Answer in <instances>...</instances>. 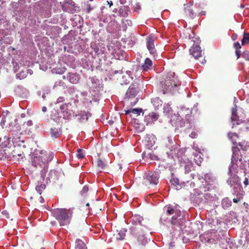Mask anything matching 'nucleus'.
<instances>
[{"label":"nucleus","instance_id":"30","mask_svg":"<svg viewBox=\"0 0 249 249\" xmlns=\"http://www.w3.org/2000/svg\"><path fill=\"white\" fill-rule=\"evenodd\" d=\"M26 76V72L24 71H20L16 75V77L20 80L24 79Z\"/></svg>","mask_w":249,"mask_h":249},{"label":"nucleus","instance_id":"1","mask_svg":"<svg viewBox=\"0 0 249 249\" xmlns=\"http://www.w3.org/2000/svg\"><path fill=\"white\" fill-rule=\"evenodd\" d=\"M54 155L53 152L51 151L42 150L32 157V165L40 172L43 180L48 171L49 163L53 160Z\"/></svg>","mask_w":249,"mask_h":249},{"label":"nucleus","instance_id":"57","mask_svg":"<svg viewBox=\"0 0 249 249\" xmlns=\"http://www.w3.org/2000/svg\"><path fill=\"white\" fill-rule=\"evenodd\" d=\"M40 199H41V201H40L41 202H42V201H43V200H43V198H42V197H41V196L40 197Z\"/></svg>","mask_w":249,"mask_h":249},{"label":"nucleus","instance_id":"55","mask_svg":"<svg viewBox=\"0 0 249 249\" xmlns=\"http://www.w3.org/2000/svg\"><path fill=\"white\" fill-rule=\"evenodd\" d=\"M25 115L24 114H23V113L21 114V116L22 118H24L25 117Z\"/></svg>","mask_w":249,"mask_h":249},{"label":"nucleus","instance_id":"21","mask_svg":"<svg viewBox=\"0 0 249 249\" xmlns=\"http://www.w3.org/2000/svg\"><path fill=\"white\" fill-rule=\"evenodd\" d=\"M228 137L233 144L237 145L238 143L236 142V141L239 139V136L237 134L230 132L228 133Z\"/></svg>","mask_w":249,"mask_h":249},{"label":"nucleus","instance_id":"4","mask_svg":"<svg viewBox=\"0 0 249 249\" xmlns=\"http://www.w3.org/2000/svg\"><path fill=\"white\" fill-rule=\"evenodd\" d=\"M159 175L156 172L145 173L143 178H140V183L143 186L149 187L150 185H157L159 182Z\"/></svg>","mask_w":249,"mask_h":249},{"label":"nucleus","instance_id":"5","mask_svg":"<svg viewBox=\"0 0 249 249\" xmlns=\"http://www.w3.org/2000/svg\"><path fill=\"white\" fill-rule=\"evenodd\" d=\"M164 209L166 211V213L168 215L174 214L171 219V223L172 225H176L180 224L182 221L181 218H178L181 216V211L173 208L171 205H167L164 207Z\"/></svg>","mask_w":249,"mask_h":249},{"label":"nucleus","instance_id":"11","mask_svg":"<svg viewBox=\"0 0 249 249\" xmlns=\"http://www.w3.org/2000/svg\"><path fill=\"white\" fill-rule=\"evenodd\" d=\"M138 89L133 86H130L126 92V95L124 97V100L128 99V98L137 97Z\"/></svg>","mask_w":249,"mask_h":249},{"label":"nucleus","instance_id":"12","mask_svg":"<svg viewBox=\"0 0 249 249\" xmlns=\"http://www.w3.org/2000/svg\"><path fill=\"white\" fill-rule=\"evenodd\" d=\"M21 135L14 133L13 135H10V137L7 138V140L9 141L11 140L14 144L20 145V142H24L21 140Z\"/></svg>","mask_w":249,"mask_h":249},{"label":"nucleus","instance_id":"18","mask_svg":"<svg viewBox=\"0 0 249 249\" xmlns=\"http://www.w3.org/2000/svg\"><path fill=\"white\" fill-rule=\"evenodd\" d=\"M137 241L139 245L144 246L147 242V238L143 234H139L137 236Z\"/></svg>","mask_w":249,"mask_h":249},{"label":"nucleus","instance_id":"15","mask_svg":"<svg viewBox=\"0 0 249 249\" xmlns=\"http://www.w3.org/2000/svg\"><path fill=\"white\" fill-rule=\"evenodd\" d=\"M62 134L60 128L53 127L50 129V135L52 138L57 139Z\"/></svg>","mask_w":249,"mask_h":249},{"label":"nucleus","instance_id":"26","mask_svg":"<svg viewBox=\"0 0 249 249\" xmlns=\"http://www.w3.org/2000/svg\"><path fill=\"white\" fill-rule=\"evenodd\" d=\"M97 167L100 169H105L107 164L100 159H98L96 162Z\"/></svg>","mask_w":249,"mask_h":249},{"label":"nucleus","instance_id":"20","mask_svg":"<svg viewBox=\"0 0 249 249\" xmlns=\"http://www.w3.org/2000/svg\"><path fill=\"white\" fill-rule=\"evenodd\" d=\"M75 249H87V247L82 240L77 239L75 242Z\"/></svg>","mask_w":249,"mask_h":249},{"label":"nucleus","instance_id":"34","mask_svg":"<svg viewBox=\"0 0 249 249\" xmlns=\"http://www.w3.org/2000/svg\"><path fill=\"white\" fill-rule=\"evenodd\" d=\"M149 117L151 118L152 121H155L158 119V115L155 112H151L149 114Z\"/></svg>","mask_w":249,"mask_h":249},{"label":"nucleus","instance_id":"59","mask_svg":"<svg viewBox=\"0 0 249 249\" xmlns=\"http://www.w3.org/2000/svg\"><path fill=\"white\" fill-rule=\"evenodd\" d=\"M86 206H89V203H87Z\"/></svg>","mask_w":249,"mask_h":249},{"label":"nucleus","instance_id":"9","mask_svg":"<svg viewBox=\"0 0 249 249\" xmlns=\"http://www.w3.org/2000/svg\"><path fill=\"white\" fill-rule=\"evenodd\" d=\"M25 124H23L21 126L19 124H17L14 126H12L10 130V135H13V134L22 135L27 131V128H25Z\"/></svg>","mask_w":249,"mask_h":249},{"label":"nucleus","instance_id":"14","mask_svg":"<svg viewBox=\"0 0 249 249\" xmlns=\"http://www.w3.org/2000/svg\"><path fill=\"white\" fill-rule=\"evenodd\" d=\"M67 77L69 82L72 84H77L80 80L79 75L74 73H69Z\"/></svg>","mask_w":249,"mask_h":249},{"label":"nucleus","instance_id":"31","mask_svg":"<svg viewBox=\"0 0 249 249\" xmlns=\"http://www.w3.org/2000/svg\"><path fill=\"white\" fill-rule=\"evenodd\" d=\"M18 148H15V149L13 150V151L12 152V155L13 157H17L18 156H19V157L21 156L22 152H18Z\"/></svg>","mask_w":249,"mask_h":249},{"label":"nucleus","instance_id":"19","mask_svg":"<svg viewBox=\"0 0 249 249\" xmlns=\"http://www.w3.org/2000/svg\"><path fill=\"white\" fill-rule=\"evenodd\" d=\"M232 202L228 198L225 197L223 198L221 202V205L223 209H227L231 206Z\"/></svg>","mask_w":249,"mask_h":249},{"label":"nucleus","instance_id":"47","mask_svg":"<svg viewBox=\"0 0 249 249\" xmlns=\"http://www.w3.org/2000/svg\"><path fill=\"white\" fill-rule=\"evenodd\" d=\"M88 7L87 8V13H89L90 12L92 8L90 7V6L89 4L88 5Z\"/></svg>","mask_w":249,"mask_h":249},{"label":"nucleus","instance_id":"2","mask_svg":"<svg viewBox=\"0 0 249 249\" xmlns=\"http://www.w3.org/2000/svg\"><path fill=\"white\" fill-rule=\"evenodd\" d=\"M161 89L164 94L176 89L180 86L181 82L176 76L175 72L167 73L164 81L160 82Z\"/></svg>","mask_w":249,"mask_h":249},{"label":"nucleus","instance_id":"49","mask_svg":"<svg viewBox=\"0 0 249 249\" xmlns=\"http://www.w3.org/2000/svg\"><path fill=\"white\" fill-rule=\"evenodd\" d=\"M141 8L140 6L139 5L137 4L135 7L134 9L135 10H139Z\"/></svg>","mask_w":249,"mask_h":249},{"label":"nucleus","instance_id":"52","mask_svg":"<svg viewBox=\"0 0 249 249\" xmlns=\"http://www.w3.org/2000/svg\"><path fill=\"white\" fill-rule=\"evenodd\" d=\"M107 2H108V4L109 5V7H110L111 6H112L113 5V2H112V1H107Z\"/></svg>","mask_w":249,"mask_h":249},{"label":"nucleus","instance_id":"58","mask_svg":"<svg viewBox=\"0 0 249 249\" xmlns=\"http://www.w3.org/2000/svg\"><path fill=\"white\" fill-rule=\"evenodd\" d=\"M120 1L121 3H122V4L124 3L123 0H120Z\"/></svg>","mask_w":249,"mask_h":249},{"label":"nucleus","instance_id":"37","mask_svg":"<svg viewBox=\"0 0 249 249\" xmlns=\"http://www.w3.org/2000/svg\"><path fill=\"white\" fill-rule=\"evenodd\" d=\"M77 157L79 159H83V158H84L85 155L82 153V149H78L77 150Z\"/></svg>","mask_w":249,"mask_h":249},{"label":"nucleus","instance_id":"17","mask_svg":"<svg viewBox=\"0 0 249 249\" xmlns=\"http://www.w3.org/2000/svg\"><path fill=\"white\" fill-rule=\"evenodd\" d=\"M153 62L152 60L149 58H146L142 66V69L143 71H147L149 70L152 69Z\"/></svg>","mask_w":249,"mask_h":249},{"label":"nucleus","instance_id":"60","mask_svg":"<svg viewBox=\"0 0 249 249\" xmlns=\"http://www.w3.org/2000/svg\"><path fill=\"white\" fill-rule=\"evenodd\" d=\"M40 249H45L44 248H41Z\"/></svg>","mask_w":249,"mask_h":249},{"label":"nucleus","instance_id":"28","mask_svg":"<svg viewBox=\"0 0 249 249\" xmlns=\"http://www.w3.org/2000/svg\"><path fill=\"white\" fill-rule=\"evenodd\" d=\"M67 70V68L65 67L56 68L54 69V72L57 74H62Z\"/></svg>","mask_w":249,"mask_h":249},{"label":"nucleus","instance_id":"48","mask_svg":"<svg viewBox=\"0 0 249 249\" xmlns=\"http://www.w3.org/2000/svg\"><path fill=\"white\" fill-rule=\"evenodd\" d=\"M233 201L234 203H237L240 201V199L234 198L233 199Z\"/></svg>","mask_w":249,"mask_h":249},{"label":"nucleus","instance_id":"40","mask_svg":"<svg viewBox=\"0 0 249 249\" xmlns=\"http://www.w3.org/2000/svg\"><path fill=\"white\" fill-rule=\"evenodd\" d=\"M233 46L235 51H240V49L241 48V46L238 42H235Z\"/></svg>","mask_w":249,"mask_h":249},{"label":"nucleus","instance_id":"42","mask_svg":"<svg viewBox=\"0 0 249 249\" xmlns=\"http://www.w3.org/2000/svg\"><path fill=\"white\" fill-rule=\"evenodd\" d=\"M197 133L196 132H193L189 136L192 139H195L197 137Z\"/></svg>","mask_w":249,"mask_h":249},{"label":"nucleus","instance_id":"41","mask_svg":"<svg viewBox=\"0 0 249 249\" xmlns=\"http://www.w3.org/2000/svg\"><path fill=\"white\" fill-rule=\"evenodd\" d=\"M122 23L123 24H125V26H126V24H128V25H131L132 24L131 21L128 19H123Z\"/></svg>","mask_w":249,"mask_h":249},{"label":"nucleus","instance_id":"32","mask_svg":"<svg viewBox=\"0 0 249 249\" xmlns=\"http://www.w3.org/2000/svg\"><path fill=\"white\" fill-rule=\"evenodd\" d=\"M167 142H166V145L167 147H168L169 149L172 148V145L173 143V141L171 138L170 137H167Z\"/></svg>","mask_w":249,"mask_h":249},{"label":"nucleus","instance_id":"50","mask_svg":"<svg viewBox=\"0 0 249 249\" xmlns=\"http://www.w3.org/2000/svg\"><path fill=\"white\" fill-rule=\"evenodd\" d=\"M142 218L140 217H136V220H138V223L140 225H141V221L140 220V219H141Z\"/></svg>","mask_w":249,"mask_h":249},{"label":"nucleus","instance_id":"27","mask_svg":"<svg viewBox=\"0 0 249 249\" xmlns=\"http://www.w3.org/2000/svg\"><path fill=\"white\" fill-rule=\"evenodd\" d=\"M241 43L242 45L249 43V33H244L243 37L241 40Z\"/></svg>","mask_w":249,"mask_h":249},{"label":"nucleus","instance_id":"38","mask_svg":"<svg viewBox=\"0 0 249 249\" xmlns=\"http://www.w3.org/2000/svg\"><path fill=\"white\" fill-rule=\"evenodd\" d=\"M89 191V187L87 186H85L82 188L81 191V195L82 196H85Z\"/></svg>","mask_w":249,"mask_h":249},{"label":"nucleus","instance_id":"51","mask_svg":"<svg viewBox=\"0 0 249 249\" xmlns=\"http://www.w3.org/2000/svg\"><path fill=\"white\" fill-rule=\"evenodd\" d=\"M42 111L43 112H46L47 111V108L45 107H43L42 108Z\"/></svg>","mask_w":249,"mask_h":249},{"label":"nucleus","instance_id":"36","mask_svg":"<svg viewBox=\"0 0 249 249\" xmlns=\"http://www.w3.org/2000/svg\"><path fill=\"white\" fill-rule=\"evenodd\" d=\"M242 56L246 60L249 61V51H244L243 53Z\"/></svg>","mask_w":249,"mask_h":249},{"label":"nucleus","instance_id":"24","mask_svg":"<svg viewBox=\"0 0 249 249\" xmlns=\"http://www.w3.org/2000/svg\"><path fill=\"white\" fill-rule=\"evenodd\" d=\"M170 183L172 185L175 187L176 189L179 190L181 189V185L179 184V180L178 178H172L170 179Z\"/></svg>","mask_w":249,"mask_h":249},{"label":"nucleus","instance_id":"25","mask_svg":"<svg viewBox=\"0 0 249 249\" xmlns=\"http://www.w3.org/2000/svg\"><path fill=\"white\" fill-rule=\"evenodd\" d=\"M138 97L128 98V99L125 100V102L127 104H129L130 106H133L135 105L138 101Z\"/></svg>","mask_w":249,"mask_h":249},{"label":"nucleus","instance_id":"8","mask_svg":"<svg viewBox=\"0 0 249 249\" xmlns=\"http://www.w3.org/2000/svg\"><path fill=\"white\" fill-rule=\"evenodd\" d=\"M154 37L153 36H149L146 37V47L150 54H151L154 59H157L160 57L158 55L157 50L155 48Z\"/></svg>","mask_w":249,"mask_h":249},{"label":"nucleus","instance_id":"56","mask_svg":"<svg viewBox=\"0 0 249 249\" xmlns=\"http://www.w3.org/2000/svg\"><path fill=\"white\" fill-rule=\"evenodd\" d=\"M45 97H46L45 94H44L42 95V98H43V99H45Z\"/></svg>","mask_w":249,"mask_h":249},{"label":"nucleus","instance_id":"53","mask_svg":"<svg viewBox=\"0 0 249 249\" xmlns=\"http://www.w3.org/2000/svg\"><path fill=\"white\" fill-rule=\"evenodd\" d=\"M94 51H95V53H97L99 51V48H95L94 49Z\"/></svg>","mask_w":249,"mask_h":249},{"label":"nucleus","instance_id":"16","mask_svg":"<svg viewBox=\"0 0 249 249\" xmlns=\"http://www.w3.org/2000/svg\"><path fill=\"white\" fill-rule=\"evenodd\" d=\"M119 16L122 17H127L131 14L130 9L128 6H123L120 8L119 11Z\"/></svg>","mask_w":249,"mask_h":249},{"label":"nucleus","instance_id":"13","mask_svg":"<svg viewBox=\"0 0 249 249\" xmlns=\"http://www.w3.org/2000/svg\"><path fill=\"white\" fill-rule=\"evenodd\" d=\"M184 6V13L185 16L191 18H194L195 17V13L193 11L192 5L187 4Z\"/></svg>","mask_w":249,"mask_h":249},{"label":"nucleus","instance_id":"7","mask_svg":"<svg viewBox=\"0 0 249 249\" xmlns=\"http://www.w3.org/2000/svg\"><path fill=\"white\" fill-rule=\"evenodd\" d=\"M74 107L71 103L63 104L60 106L61 112L63 118L65 119H69L74 114Z\"/></svg>","mask_w":249,"mask_h":249},{"label":"nucleus","instance_id":"54","mask_svg":"<svg viewBox=\"0 0 249 249\" xmlns=\"http://www.w3.org/2000/svg\"><path fill=\"white\" fill-rule=\"evenodd\" d=\"M62 78H63V79L64 80L67 79V76H65V75H64V76H63Z\"/></svg>","mask_w":249,"mask_h":249},{"label":"nucleus","instance_id":"44","mask_svg":"<svg viewBox=\"0 0 249 249\" xmlns=\"http://www.w3.org/2000/svg\"><path fill=\"white\" fill-rule=\"evenodd\" d=\"M64 101L63 97H59L57 100V103H61Z\"/></svg>","mask_w":249,"mask_h":249},{"label":"nucleus","instance_id":"29","mask_svg":"<svg viewBox=\"0 0 249 249\" xmlns=\"http://www.w3.org/2000/svg\"><path fill=\"white\" fill-rule=\"evenodd\" d=\"M125 236V233L124 231L121 230L116 235V239L118 240H122L124 239Z\"/></svg>","mask_w":249,"mask_h":249},{"label":"nucleus","instance_id":"43","mask_svg":"<svg viewBox=\"0 0 249 249\" xmlns=\"http://www.w3.org/2000/svg\"><path fill=\"white\" fill-rule=\"evenodd\" d=\"M235 54L237 56V59L239 58L241 56V51H235Z\"/></svg>","mask_w":249,"mask_h":249},{"label":"nucleus","instance_id":"22","mask_svg":"<svg viewBox=\"0 0 249 249\" xmlns=\"http://www.w3.org/2000/svg\"><path fill=\"white\" fill-rule=\"evenodd\" d=\"M143 110L142 108H133L128 109L125 111V114H128L130 113H133L136 114L137 116L140 115L141 113L142 112Z\"/></svg>","mask_w":249,"mask_h":249},{"label":"nucleus","instance_id":"35","mask_svg":"<svg viewBox=\"0 0 249 249\" xmlns=\"http://www.w3.org/2000/svg\"><path fill=\"white\" fill-rule=\"evenodd\" d=\"M236 110L234 109H232V115L231 117V119L232 121H236L237 119V115H236Z\"/></svg>","mask_w":249,"mask_h":249},{"label":"nucleus","instance_id":"23","mask_svg":"<svg viewBox=\"0 0 249 249\" xmlns=\"http://www.w3.org/2000/svg\"><path fill=\"white\" fill-rule=\"evenodd\" d=\"M46 188V185L41 182H38L36 187V191L41 195L42 191Z\"/></svg>","mask_w":249,"mask_h":249},{"label":"nucleus","instance_id":"45","mask_svg":"<svg viewBox=\"0 0 249 249\" xmlns=\"http://www.w3.org/2000/svg\"><path fill=\"white\" fill-rule=\"evenodd\" d=\"M238 35L236 34H233L231 36V38L233 40H235L237 39Z\"/></svg>","mask_w":249,"mask_h":249},{"label":"nucleus","instance_id":"6","mask_svg":"<svg viewBox=\"0 0 249 249\" xmlns=\"http://www.w3.org/2000/svg\"><path fill=\"white\" fill-rule=\"evenodd\" d=\"M249 147V145L245 142H238L237 145L233 146L232 148V160L237 161L239 159L240 149L247 150Z\"/></svg>","mask_w":249,"mask_h":249},{"label":"nucleus","instance_id":"3","mask_svg":"<svg viewBox=\"0 0 249 249\" xmlns=\"http://www.w3.org/2000/svg\"><path fill=\"white\" fill-rule=\"evenodd\" d=\"M52 214L60 225L64 226L70 224L72 212L71 209H56L52 211Z\"/></svg>","mask_w":249,"mask_h":249},{"label":"nucleus","instance_id":"33","mask_svg":"<svg viewBox=\"0 0 249 249\" xmlns=\"http://www.w3.org/2000/svg\"><path fill=\"white\" fill-rule=\"evenodd\" d=\"M23 124H25V128H27V130H29L30 129V127L32 126L33 125V122L32 120H29L27 122L24 123Z\"/></svg>","mask_w":249,"mask_h":249},{"label":"nucleus","instance_id":"39","mask_svg":"<svg viewBox=\"0 0 249 249\" xmlns=\"http://www.w3.org/2000/svg\"><path fill=\"white\" fill-rule=\"evenodd\" d=\"M64 4H68L73 7L75 6V2L72 0H65L64 1Z\"/></svg>","mask_w":249,"mask_h":249},{"label":"nucleus","instance_id":"46","mask_svg":"<svg viewBox=\"0 0 249 249\" xmlns=\"http://www.w3.org/2000/svg\"><path fill=\"white\" fill-rule=\"evenodd\" d=\"M243 183H244V184L245 185V187L247 186L249 184L248 179L247 178H246L245 180L244 181Z\"/></svg>","mask_w":249,"mask_h":249},{"label":"nucleus","instance_id":"10","mask_svg":"<svg viewBox=\"0 0 249 249\" xmlns=\"http://www.w3.org/2000/svg\"><path fill=\"white\" fill-rule=\"evenodd\" d=\"M189 52L190 54L194 56L195 59H197L202 56L201 48L197 45H193L190 49Z\"/></svg>","mask_w":249,"mask_h":249}]
</instances>
